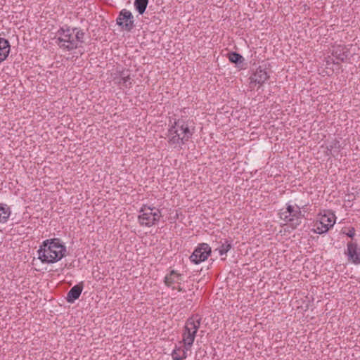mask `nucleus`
I'll use <instances>...</instances> for the list:
<instances>
[{"label":"nucleus","mask_w":360,"mask_h":360,"mask_svg":"<svg viewBox=\"0 0 360 360\" xmlns=\"http://www.w3.org/2000/svg\"><path fill=\"white\" fill-rule=\"evenodd\" d=\"M193 136V131L190 129L188 122L182 119L176 120L168 129L167 141L174 148L181 149Z\"/></svg>","instance_id":"nucleus-1"},{"label":"nucleus","mask_w":360,"mask_h":360,"mask_svg":"<svg viewBox=\"0 0 360 360\" xmlns=\"http://www.w3.org/2000/svg\"><path fill=\"white\" fill-rule=\"evenodd\" d=\"M229 60L233 63H236L238 66H240V65H243L244 58L243 57L236 53V52H231L228 54Z\"/></svg>","instance_id":"nucleus-19"},{"label":"nucleus","mask_w":360,"mask_h":360,"mask_svg":"<svg viewBox=\"0 0 360 360\" xmlns=\"http://www.w3.org/2000/svg\"><path fill=\"white\" fill-rule=\"evenodd\" d=\"M84 38V32L73 29L72 33L69 34V49L77 46V42H82Z\"/></svg>","instance_id":"nucleus-13"},{"label":"nucleus","mask_w":360,"mask_h":360,"mask_svg":"<svg viewBox=\"0 0 360 360\" xmlns=\"http://www.w3.org/2000/svg\"><path fill=\"white\" fill-rule=\"evenodd\" d=\"M338 58H340L341 60H344V55H342V56L338 57Z\"/></svg>","instance_id":"nucleus-24"},{"label":"nucleus","mask_w":360,"mask_h":360,"mask_svg":"<svg viewBox=\"0 0 360 360\" xmlns=\"http://www.w3.org/2000/svg\"><path fill=\"white\" fill-rule=\"evenodd\" d=\"M116 22L119 26L126 31H130L134 27L132 13L126 9L120 11Z\"/></svg>","instance_id":"nucleus-8"},{"label":"nucleus","mask_w":360,"mask_h":360,"mask_svg":"<svg viewBox=\"0 0 360 360\" xmlns=\"http://www.w3.org/2000/svg\"><path fill=\"white\" fill-rule=\"evenodd\" d=\"M10 53V44L8 40L0 38V63L4 61Z\"/></svg>","instance_id":"nucleus-16"},{"label":"nucleus","mask_w":360,"mask_h":360,"mask_svg":"<svg viewBox=\"0 0 360 360\" xmlns=\"http://www.w3.org/2000/svg\"><path fill=\"white\" fill-rule=\"evenodd\" d=\"M231 248V244L228 240L222 243L217 249L219 254L222 256L226 255Z\"/></svg>","instance_id":"nucleus-21"},{"label":"nucleus","mask_w":360,"mask_h":360,"mask_svg":"<svg viewBox=\"0 0 360 360\" xmlns=\"http://www.w3.org/2000/svg\"><path fill=\"white\" fill-rule=\"evenodd\" d=\"M354 234H355V230L354 228H352L351 229H349V231L347 233V235L350 238H353Z\"/></svg>","instance_id":"nucleus-23"},{"label":"nucleus","mask_w":360,"mask_h":360,"mask_svg":"<svg viewBox=\"0 0 360 360\" xmlns=\"http://www.w3.org/2000/svg\"><path fill=\"white\" fill-rule=\"evenodd\" d=\"M280 218L285 224H290L292 227L296 228L302 222L304 215L301 212V207L296 204H287L285 210H281Z\"/></svg>","instance_id":"nucleus-4"},{"label":"nucleus","mask_w":360,"mask_h":360,"mask_svg":"<svg viewBox=\"0 0 360 360\" xmlns=\"http://www.w3.org/2000/svg\"><path fill=\"white\" fill-rule=\"evenodd\" d=\"M335 219V215L330 211L320 214L319 215V219L314 224V231L318 234L326 233L334 226Z\"/></svg>","instance_id":"nucleus-6"},{"label":"nucleus","mask_w":360,"mask_h":360,"mask_svg":"<svg viewBox=\"0 0 360 360\" xmlns=\"http://www.w3.org/2000/svg\"><path fill=\"white\" fill-rule=\"evenodd\" d=\"M269 77L265 68L259 66L250 77L252 83L262 85Z\"/></svg>","instance_id":"nucleus-11"},{"label":"nucleus","mask_w":360,"mask_h":360,"mask_svg":"<svg viewBox=\"0 0 360 360\" xmlns=\"http://www.w3.org/2000/svg\"><path fill=\"white\" fill-rule=\"evenodd\" d=\"M200 326V319L192 317L187 320L183 333V341L188 347H191L195 340V334Z\"/></svg>","instance_id":"nucleus-5"},{"label":"nucleus","mask_w":360,"mask_h":360,"mask_svg":"<svg viewBox=\"0 0 360 360\" xmlns=\"http://www.w3.org/2000/svg\"><path fill=\"white\" fill-rule=\"evenodd\" d=\"M182 281L183 276L175 270H172L165 277V285L173 290L177 289L179 291H183V289L179 286Z\"/></svg>","instance_id":"nucleus-9"},{"label":"nucleus","mask_w":360,"mask_h":360,"mask_svg":"<svg viewBox=\"0 0 360 360\" xmlns=\"http://www.w3.org/2000/svg\"><path fill=\"white\" fill-rule=\"evenodd\" d=\"M211 253V248L207 243L199 244L190 256L191 261L198 264L205 261Z\"/></svg>","instance_id":"nucleus-7"},{"label":"nucleus","mask_w":360,"mask_h":360,"mask_svg":"<svg viewBox=\"0 0 360 360\" xmlns=\"http://www.w3.org/2000/svg\"><path fill=\"white\" fill-rule=\"evenodd\" d=\"M191 347H188L184 345V347H176L172 352V357L173 360H183L188 356V352L191 351Z\"/></svg>","instance_id":"nucleus-14"},{"label":"nucleus","mask_w":360,"mask_h":360,"mask_svg":"<svg viewBox=\"0 0 360 360\" xmlns=\"http://www.w3.org/2000/svg\"><path fill=\"white\" fill-rule=\"evenodd\" d=\"M66 248L58 238L44 241L38 250V257L46 264L55 263L64 256Z\"/></svg>","instance_id":"nucleus-2"},{"label":"nucleus","mask_w":360,"mask_h":360,"mask_svg":"<svg viewBox=\"0 0 360 360\" xmlns=\"http://www.w3.org/2000/svg\"><path fill=\"white\" fill-rule=\"evenodd\" d=\"M161 217L162 214L158 208L144 205L139 211L138 221L142 226L150 227L157 224Z\"/></svg>","instance_id":"nucleus-3"},{"label":"nucleus","mask_w":360,"mask_h":360,"mask_svg":"<svg viewBox=\"0 0 360 360\" xmlns=\"http://www.w3.org/2000/svg\"><path fill=\"white\" fill-rule=\"evenodd\" d=\"M58 45L62 47V46H65V43H66V40L65 39H61L60 37H58Z\"/></svg>","instance_id":"nucleus-22"},{"label":"nucleus","mask_w":360,"mask_h":360,"mask_svg":"<svg viewBox=\"0 0 360 360\" xmlns=\"http://www.w3.org/2000/svg\"><path fill=\"white\" fill-rule=\"evenodd\" d=\"M11 214V210L6 204L0 203V224L7 222Z\"/></svg>","instance_id":"nucleus-17"},{"label":"nucleus","mask_w":360,"mask_h":360,"mask_svg":"<svg viewBox=\"0 0 360 360\" xmlns=\"http://www.w3.org/2000/svg\"><path fill=\"white\" fill-rule=\"evenodd\" d=\"M115 83L120 85V88H130L132 85V80L127 72H122L118 77H115Z\"/></svg>","instance_id":"nucleus-12"},{"label":"nucleus","mask_w":360,"mask_h":360,"mask_svg":"<svg viewBox=\"0 0 360 360\" xmlns=\"http://www.w3.org/2000/svg\"><path fill=\"white\" fill-rule=\"evenodd\" d=\"M346 255L349 262L354 264H360V248L356 243L352 242L347 243Z\"/></svg>","instance_id":"nucleus-10"},{"label":"nucleus","mask_w":360,"mask_h":360,"mask_svg":"<svg viewBox=\"0 0 360 360\" xmlns=\"http://www.w3.org/2000/svg\"><path fill=\"white\" fill-rule=\"evenodd\" d=\"M148 0H135L134 5L139 14H143L148 6Z\"/></svg>","instance_id":"nucleus-20"},{"label":"nucleus","mask_w":360,"mask_h":360,"mask_svg":"<svg viewBox=\"0 0 360 360\" xmlns=\"http://www.w3.org/2000/svg\"><path fill=\"white\" fill-rule=\"evenodd\" d=\"M326 148L329 155L335 156L338 155L341 149L340 143L338 140L333 139L327 144Z\"/></svg>","instance_id":"nucleus-18"},{"label":"nucleus","mask_w":360,"mask_h":360,"mask_svg":"<svg viewBox=\"0 0 360 360\" xmlns=\"http://www.w3.org/2000/svg\"><path fill=\"white\" fill-rule=\"evenodd\" d=\"M84 288V285L82 283H79L75 286H73L70 290H69V303H73L76 300H77Z\"/></svg>","instance_id":"nucleus-15"}]
</instances>
